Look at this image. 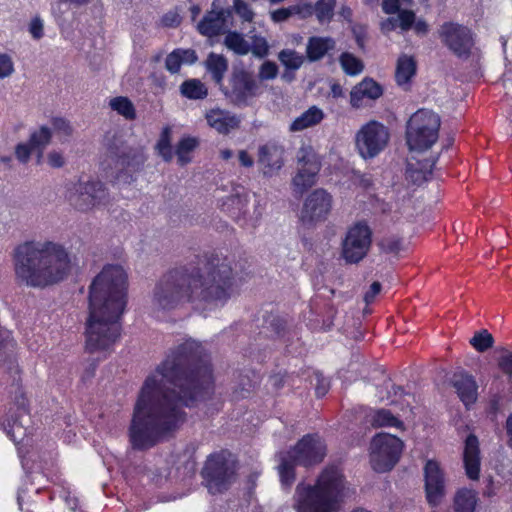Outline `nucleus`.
Segmentation results:
<instances>
[{
    "mask_svg": "<svg viewBox=\"0 0 512 512\" xmlns=\"http://www.w3.org/2000/svg\"><path fill=\"white\" fill-rule=\"evenodd\" d=\"M14 72L12 58L5 53H0V79L9 77Z\"/></svg>",
    "mask_w": 512,
    "mask_h": 512,
    "instance_id": "nucleus-51",
    "label": "nucleus"
},
{
    "mask_svg": "<svg viewBox=\"0 0 512 512\" xmlns=\"http://www.w3.org/2000/svg\"><path fill=\"white\" fill-rule=\"evenodd\" d=\"M469 343L478 352H485L494 345V338L486 329L475 332Z\"/></svg>",
    "mask_w": 512,
    "mask_h": 512,
    "instance_id": "nucleus-38",
    "label": "nucleus"
},
{
    "mask_svg": "<svg viewBox=\"0 0 512 512\" xmlns=\"http://www.w3.org/2000/svg\"><path fill=\"white\" fill-rule=\"evenodd\" d=\"M233 11L241 19L242 23H252L255 18V12L251 5L244 0H233Z\"/></svg>",
    "mask_w": 512,
    "mask_h": 512,
    "instance_id": "nucleus-42",
    "label": "nucleus"
},
{
    "mask_svg": "<svg viewBox=\"0 0 512 512\" xmlns=\"http://www.w3.org/2000/svg\"><path fill=\"white\" fill-rule=\"evenodd\" d=\"M440 117L431 110L419 109L408 120L406 143L410 150L425 151L438 139Z\"/></svg>",
    "mask_w": 512,
    "mask_h": 512,
    "instance_id": "nucleus-8",
    "label": "nucleus"
},
{
    "mask_svg": "<svg viewBox=\"0 0 512 512\" xmlns=\"http://www.w3.org/2000/svg\"><path fill=\"white\" fill-rule=\"evenodd\" d=\"M333 205V198L325 189L318 188L307 195L300 211V221L304 226L312 227L325 221Z\"/></svg>",
    "mask_w": 512,
    "mask_h": 512,
    "instance_id": "nucleus-15",
    "label": "nucleus"
},
{
    "mask_svg": "<svg viewBox=\"0 0 512 512\" xmlns=\"http://www.w3.org/2000/svg\"><path fill=\"white\" fill-rule=\"evenodd\" d=\"M416 20V15L413 11L402 9L398 12V22H399V28L406 32L410 29H412V26Z\"/></svg>",
    "mask_w": 512,
    "mask_h": 512,
    "instance_id": "nucleus-46",
    "label": "nucleus"
},
{
    "mask_svg": "<svg viewBox=\"0 0 512 512\" xmlns=\"http://www.w3.org/2000/svg\"><path fill=\"white\" fill-rule=\"evenodd\" d=\"M33 150H35V149L31 147L29 142L28 143H19L16 146L15 154H16L17 159L20 162L26 163L29 160L31 152Z\"/></svg>",
    "mask_w": 512,
    "mask_h": 512,
    "instance_id": "nucleus-54",
    "label": "nucleus"
},
{
    "mask_svg": "<svg viewBox=\"0 0 512 512\" xmlns=\"http://www.w3.org/2000/svg\"><path fill=\"white\" fill-rule=\"evenodd\" d=\"M499 369L510 379H512V351L506 352L498 360Z\"/></svg>",
    "mask_w": 512,
    "mask_h": 512,
    "instance_id": "nucleus-53",
    "label": "nucleus"
},
{
    "mask_svg": "<svg viewBox=\"0 0 512 512\" xmlns=\"http://www.w3.org/2000/svg\"><path fill=\"white\" fill-rule=\"evenodd\" d=\"M233 270L218 256L200 260L197 265L173 269L165 274L153 291L152 305L170 311L190 302L203 309L222 307L233 293Z\"/></svg>",
    "mask_w": 512,
    "mask_h": 512,
    "instance_id": "nucleus-2",
    "label": "nucleus"
},
{
    "mask_svg": "<svg viewBox=\"0 0 512 512\" xmlns=\"http://www.w3.org/2000/svg\"><path fill=\"white\" fill-rule=\"evenodd\" d=\"M279 61L291 70L299 69L304 63V56L291 49H284L278 54Z\"/></svg>",
    "mask_w": 512,
    "mask_h": 512,
    "instance_id": "nucleus-39",
    "label": "nucleus"
},
{
    "mask_svg": "<svg viewBox=\"0 0 512 512\" xmlns=\"http://www.w3.org/2000/svg\"><path fill=\"white\" fill-rule=\"evenodd\" d=\"M65 197L77 211L89 212L106 206L111 198L106 185L94 179L79 178L67 185Z\"/></svg>",
    "mask_w": 512,
    "mask_h": 512,
    "instance_id": "nucleus-7",
    "label": "nucleus"
},
{
    "mask_svg": "<svg viewBox=\"0 0 512 512\" xmlns=\"http://www.w3.org/2000/svg\"><path fill=\"white\" fill-rule=\"evenodd\" d=\"M270 325L274 331L279 334L285 327V322L279 317H272Z\"/></svg>",
    "mask_w": 512,
    "mask_h": 512,
    "instance_id": "nucleus-64",
    "label": "nucleus"
},
{
    "mask_svg": "<svg viewBox=\"0 0 512 512\" xmlns=\"http://www.w3.org/2000/svg\"><path fill=\"white\" fill-rule=\"evenodd\" d=\"M232 16V10L223 8L217 1L212 3L210 11H207L203 19L198 23V32L206 37H215L224 33L227 28V21Z\"/></svg>",
    "mask_w": 512,
    "mask_h": 512,
    "instance_id": "nucleus-18",
    "label": "nucleus"
},
{
    "mask_svg": "<svg viewBox=\"0 0 512 512\" xmlns=\"http://www.w3.org/2000/svg\"><path fill=\"white\" fill-rule=\"evenodd\" d=\"M112 110L116 111L119 115L127 120L136 118V110L130 99L124 96L112 98L109 103Z\"/></svg>",
    "mask_w": 512,
    "mask_h": 512,
    "instance_id": "nucleus-34",
    "label": "nucleus"
},
{
    "mask_svg": "<svg viewBox=\"0 0 512 512\" xmlns=\"http://www.w3.org/2000/svg\"><path fill=\"white\" fill-rule=\"evenodd\" d=\"M236 461L227 451L210 455L202 468L201 475L209 493L217 494L227 490L236 480Z\"/></svg>",
    "mask_w": 512,
    "mask_h": 512,
    "instance_id": "nucleus-9",
    "label": "nucleus"
},
{
    "mask_svg": "<svg viewBox=\"0 0 512 512\" xmlns=\"http://www.w3.org/2000/svg\"><path fill=\"white\" fill-rule=\"evenodd\" d=\"M372 244V230L365 221H359L348 228L342 241L341 256L349 264L363 260Z\"/></svg>",
    "mask_w": 512,
    "mask_h": 512,
    "instance_id": "nucleus-11",
    "label": "nucleus"
},
{
    "mask_svg": "<svg viewBox=\"0 0 512 512\" xmlns=\"http://www.w3.org/2000/svg\"><path fill=\"white\" fill-rule=\"evenodd\" d=\"M383 94L382 87L372 78H364L350 92V104L353 108L363 106V100H376Z\"/></svg>",
    "mask_w": 512,
    "mask_h": 512,
    "instance_id": "nucleus-22",
    "label": "nucleus"
},
{
    "mask_svg": "<svg viewBox=\"0 0 512 512\" xmlns=\"http://www.w3.org/2000/svg\"><path fill=\"white\" fill-rule=\"evenodd\" d=\"M336 0H318L315 4V13L320 22L330 21L334 14Z\"/></svg>",
    "mask_w": 512,
    "mask_h": 512,
    "instance_id": "nucleus-41",
    "label": "nucleus"
},
{
    "mask_svg": "<svg viewBox=\"0 0 512 512\" xmlns=\"http://www.w3.org/2000/svg\"><path fill=\"white\" fill-rule=\"evenodd\" d=\"M425 491L428 503L437 506L445 496V480L443 472L436 461H427L424 467Z\"/></svg>",
    "mask_w": 512,
    "mask_h": 512,
    "instance_id": "nucleus-19",
    "label": "nucleus"
},
{
    "mask_svg": "<svg viewBox=\"0 0 512 512\" xmlns=\"http://www.w3.org/2000/svg\"><path fill=\"white\" fill-rule=\"evenodd\" d=\"M336 47V41L331 37L313 36L308 39L306 55L310 62L321 60Z\"/></svg>",
    "mask_w": 512,
    "mask_h": 512,
    "instance_id": "nucleus-26",
    "label": "nucleus"
},
{
    "mask_svg": "<svg viewBox=\"0 0 512 512\" xmlns=\"http://www.w3.org/2000/svg\"><path fill=\"white\" fill-rule=\"evenodd\" d=\"M108 157L114 164V168L129 177L143 166L146 156L142 149L132 148L121 139L114 137L108 144Z\"/></svg>",
    "mask_w": 512,
    "mask_h": 512,
    "instance_id": "nucleus-13",
    "label": "nucleus"
},
{
    "mask_svg": "<svg viewBox=\"0 0 512 512\" xmlns=\"http://www.w3.org/2000/svg\"><path fill=\"white\" fill-rule=\"evenodd\" d=\"M252 43L250 44V52L257 58H264L269 54V44L266 38L260 35H253L250 37Z\"/></svg>",
    "mask_w": 512,
    "mask_h": 512,
    "instance_id": "nucleus-44",
    "label": "nucleus"
},
{
    "mask_svg": "<svg viewBox=\"0 0 512 512\" xmlns=\"http://www.w3.org/2000/svg\"><path fill=\"white\" fill-rule=\"evenodd\" d=\"M179 55L180 49H176L166 57L165 67L169 72L177 73L180 70L182 61Z\"/></svg>",
    "mask_w": 512,
    "mask_h": 512,
    "instance_id": "nucleus-49",
    "label": "nucleus"
},
{
    "mask_svg": "<svg viewBox=\"0 0 512 512\" xmlns=\"http://www.w3.org/2000/svg\"><path fill=\"white\" fill-rule=\"evenodd\" d=\"M170 135L171 129L169 127L164 128L156 144L159 155L167 162L173 158Z\"/></svg>",
    "mask_w": 512,
    "mask_h": 512,
    "instance_id": "nucleus-40",
    "label": "nucleus"
},
{
    "mask_svg": "<svg viewBox=\"0 0 512 512\" xmlns=\"http://www.w3.org/2000/svg\"><path fill=\"white\" fill-rule=\"evenodd\" d=\"M396 28H399L398 14L396 16L389 17L382 22V30L386 32L392 31Z\"/></svg>",
    "mask_w": 512,
    "mask_h": 512,
    "instance_id": "nucleus-60",
    "label": "nucleus"
},
{
    "mask_svg": "<svg viewBox=\"0 0 512 512\" xmlns=\"http://www.w3.org/2000/svg\"><path fill=\"white\" fill-rule=\"evenodd\" d=\"M51 136V130L46 126H42L39 130L31 133L29 143L32 148L38 150L39 156H41L45 147L50 143Z\"/></svg>",
    "mask_w": 512,
    "mask_h": 512,
    "instance_id": "nucleus-36",
    "label": "nucleus"
},
{
    "mask_svg": "<svg viewBox=\"0 0 512 512\" xmlns=\"http://www.w3.org/2000/svg\"><path fill=\"white\" fill-rule=\"evenodd\" d=\"M298 172L292 179L294 189L303 193L317 182L321 160L310 146L301 147L297 152Z\"/></svg>",
    "mask_w": 512,
    "mask_h": 512,
    "instance_id": "nucleus-14",
    "label": "nucleus"
},
{
    "mask_svg": "<svg viewBox=\"0 0 512 512\" xmlns=\"http://www.w3.org/2000/svg\"><path fill=\"white\" fill-rule=\"evenodd\" d=\"M339 62L343 71L350 76H356L364 70L363 62L349 52L342 53Z\"/></svg>",
    "mask_w": 512,
    "mask_h": 512,
    "instance_id": "nucleus-35",
    "label": "nucleus"
},
{
    "mask_svg": "<svg viewBox=\"0 0 512 512\" xmlns=\"http://www.w3.org/2000/svg\"><path fill=\"white\" fill-rule=\"evenodd\" d=\"M442 42L459 58H468L474 46L471 30L454 22H446L439 28Z\"/></svg>",
    "mask_w": 512,
    "mask_h": 512,
    "instance_id": "nucleus-17",
    "label": "nucleus"
},
{
    "mask_svg": "<svg viewBox=\"0 0 512 512\" xmlns=\"http://www.w3.org/2000/svg\"><path fill=\"white\" fill-rule=\"evenodd\" d=\"M323 118L324 112L317 106H312L291 123L290 131L299 132L314 127L319 124Z\"/></svg>",
    "mask_w": 512,
    "mask_h": 512,
    "instance_id": "nucleus-30",
    "label": "nucleus"
},
{
    "mask_svg": "<svg viewBox=\"0 0 512 512\" xmlns=\"http://www.w3.org/2000/svg\"><path fill=\"white\" fill-rule=\"evenodd\" d=\"M278 66L272 61H265L259 68L258 76L260 80H272L277 77Z\"/></svg>",
    "mask_w": 512,
    "mask_h": 512,
    "instance_id": "nucleus-47",
    "label": "nucleus"
},
{
    "mask_svg": "<svg viewBox=\"0 0 512 512\" xmlns=\"http://www.w3.org/2000/svg\"><path fill=\"white\" fill-rule=\"evenodd\" d=\"M28 31L32 38L39 40L44 36V24L39 16H35L29 23Z\"/></svg>",
    "mask_w": 512,
    "mask_h": 512,
    "instance_id": "nucleus-52",
    "label": "nucleus"
},
{
    "mask_svg": "<svg viewBox=\"0 0 512 512\" xmlns=\"http://www.w3.org/2000/svg\"><path fill=\"white\" fill-rule=\"evenodd\" d=\"M163 24L168 27H175L180 23L179 16L177 14H167L163 17Z\"/></svg>",
    "mask_w": 512,
    "mask_h": 512,
    "instance_id": "nucleus-63",
    "label": "nucleus"
},
{
    "mask_svg": "<svg viewBox=\"0 0 512 512\" xmlns=\"http://www.w3.org/2000/svg\"><path fill=\"white\" fill-rule=\"evenodd\" d=\"M463 462L468 478L477 480L480 474V451L478 439L473 434L465 440Z\"/></svg>",
    "mask_w": 512,
    "mask_h": 512,
    "instance_id": "nucleus-23",
    "label": "nucleus"
},
{
    "mask_svg": "<svg viewBox=\"0 0 512 512\" xmlns=\"http://www.w3.org/2000/svg\"><path fill=\"white\" fill-rule=\"evenodd\" d=\"M198 141L193 137H186L179 141L176 147V155L181 166L190 162L189 154L197 147Z\"/></svg>",
    "mask_w": 512,
    "mask_h": 512,
    "instance_id": "nucleus-37",
    "label": "nucleus"
},
{
    "mask_svg": "<svg viewBox=\"0 0 512 512\" xmlns=\"http://www.w3.org/2000/svg\"><path fill=\"white\" fill-rule=\"evenodd\" d=\"M224 45L235 54L243 56L250 52V43L244 35L237 31H228L224 38Z\"/></svg>",
    "mask_w": 512,
    "mask_h": 512,
    "instance_id": "nucleus-31",
    "label": "nucleus"
},
{
    "mask_svg": "<svg viewBox=\"0 0 512 512\" xmlns=\"http://www.w3.org/2000/svg\"><path fill=\"white\" fill-rule=\"evenodd\" d=\"M15 405L17 406V411L12 412L8 417L7 423L4 424V431L14 443H19L26 435L30 418L26 399L22 394L16 398Z\"/></svg>",
    "mask_w": 512,
    "mask_h": 512,
    "instance_id": "nucleus-20",
    "label": "nucleus"
},
{
    "mask_svg": "<svg viewBox=\"0 0 512 512\" xmlns=\"http://www.w3.org/2000/svg\"><path fill=\"white\" fill-rule=\"evenodd\" d=\"M15 273L26 285L46 287L64 280L71 259L66 248L53 241H25L13 253Z\"/></svg>",
    "mask_w": 512,
    "mask_h": 512,
    "instance_id": "nucleus-4",
    "label": "nucleus"
},
{
    "mask_svg": "<svg viewBox=\"0 0 512 512\" xmlns=\"http://www.w3.org/2000/svg\"><path fill=\"white\" fill-rule=\"evenodd\" d=\"M220 88L231 103L243 107L248 106L250 100L257 96L259 84L250 72L235 69L228 79V84Z\"/></svg>",
    "mask_w": 512,
    "mask_h": 512,
    "instance_id": "nucleus-12",
    "label": "nucleus"
},
{
    "mask_svg": "<svg viewBox=\"0 0 512 512\" xmlns=\"http://www.w3.org/2000/svg\"><path fill=\"white\" fill-rule=\"evenodd\" d=\"M343 488L342 474L337 467L325 468L315 485L299 483L294 494L297 512H336L337 499Z\"/></svg>",
    "mask_w": 512,
    "mask_h": 512,
    "instance_id": "nucleus-5",
    "label": "nucleus"
},
{
    "mask_svg": "<svg viewBox=\"0 0 512 512\" xmlns=\"http://www.w3.org/2000/svg\"><path fill=\"white\" fill-rule=\"evenodd\" d=\"M47 161L53 168H61L65 164L63 155L57 151H51L47 156Z\"/></svg>",
    "mask_w": 512,
    "mask_h": 512,
    "instance_id": "nucleus-56",
    "label": "nucleus"
},
{
    "mask_svg": "<svg viewBox=\"0 0 512 512\" xmlns=\"http://www.w3.org/2000/svg\"><path fill=\"white\" fill-rule=\"evenodd\" d=\"M284 148L268 142L258 148V163L262 166L264 176L271 177L279 172L284 165Z\"/></svg>",
    "mask_w": 512,
    "mask_h": 512,
    "instance_id": "nucleus-21",
    "label": "nucleus"
},
{
    "mask_svg": "<svg viewBox=\"0 0 512 512\" xmlns=\"http://www.w3.org/2000/svg\"><path fill=\"white\" fill-rule=\"evenodd\" d=\"M127 275L118 265H109L89 287V316L85 347L90 353L108 351L120 337L118 322L126 305Z\"/></svg>",
    "mask_w": 512,
    "mask_h": 512,
    "instance_id": "nucleus-3",
    "label": "nucleus"
},
{
    "mask_svg": "<svg viewBox=\"0 0 512 512\" xmlns=\"http://www.w3.org/2000/svg\"><path fill=\"white\" fill-rule=\"evenodd\" d=\"M326 456V444L317 434L305 435L289 451L279 455L278 472L283 487H290L295 481V466L305 467L319 464Z\"/></svg>",
    "mask_w": 512,
    "mask_h": 512,
    "instance_id": "nucleus-6",
    "label": "nucleus"
},
{
    "mask_svg": "<svg viewBox=\"0 0 512 512\" xmlns=\"http://www.w3.org/2000/svg\"><path fill=\"white\" fill-rule=\"evenodd\" d=\"M382 285L380 282L375 281L370 286L369 289L365 292L363 300L366 305H369L374 302L376 296L381 292Z\"/></svg>",
    "mask_w": 512,
    "mask_h": 512,
    "instance_id": "nucleus-55",
    "label": "nucleus"
},
{
    "mask_svg": "<svg viewBox=\"0 0 512 512\" xmlns=\"http://www.w3.org/2000/svg\"><path fill=\"white\" fill-rule=\"evenodd\" d=\"M180 54L181 55L179 56L181 58L182 63L193 64L198 59L196 52L192 49H180Z\"/></svg>",
    "mask_w": 512,
    "mask_h": 512,
    "instance_id": "nucleus-58",
    "label": "nucleus"
},
{
    "mask_svg": "<svg viewBox=\"0 0 512 512\" xmlns=\"http://www.w3.org/2000/svg\"><path fill=\"white\" fill-rule=\"evenodd\" d=\"M206 120L210 127L221 134H228L238 128L240 119L229 111L219 108L211 109L206 113Z\"/></svg>",
    "mask_w": 512,
    "mask_h": 512,
    "instance_id": "nucleus-24",
    "label": "nucleus"
},
{
    "mask_svg": "<svg viewBox=\"0 0 512 512\" xmlns=\"http://www.w3.org/2000/svg\"><path fill=\"white\" fill-rule=\"evenodd\" d=\"M435 163L436 159L408 162L406 167V179L416 185L422 184L432 175Z\"/></svg>",
    "mask_w": 512,
    "mask_h": 512,
    "instance_id": "nucleus-27",
    "label": "nucleus"
},
{
    "mask_svg": "<svg viewBox=\"0 0 512 512\" xmlns=\"http://www.w3.org/2000/svg\"><path fill=\"white\" fill-rule=\"evenodd\" d=\"M181 94L189 99H203L207 96V88L198 79L184 81L180 86Z\"/></svg>",
    "mask_w": 512,
    "mask_h": 512,
    "instance_id": "nucleus-33",
    "label": "nucleus"
},
{
    "mask_svg": "<svg viewBox=\"0 0 512 512\" xmlns=\"http://www.w3.org/2000/svg\"><path fill=\"white\" fill-rule=\"evenodd\" d=\"M238 159L242 166L250 168L254 165L253 158L245 150H240L238 153Z\"/></svg>",
    "mask_w": 512,
    "mask_h": 512,
    "instance_id": "nucleus-61",
    "label": "nucleus"
},
{
    "mask_svg": "<svg viewBox=\"0 0 512 512\" xmlns=\"http://www.w3.org/2000/svg\"><path fill=\"white\" fill-rule=\"evenodd\" d=\"M412 28L414 29L415 33L421 36H424L429 31V25L427 22L423 19L415 20Z\"/></svg>",
    "mask_w": 512,
    "mask_h": 512,
    "instance_id": "nucleus-59",
    "label": "nucleus"
},
{
    "mask_svg": "<svg viewBox=\"0 0 512 512\" xmlns=\"http://www.w3.org/2000/svg\"><path fill=\"white\" fill-rule=\"evenodd\" d=\"M382 9L386 14H396L402 10L399 0H383Z\"/></svg>",
    "mask_w": 512,
    "mask_h": 512,
    "instance_id": "nucleus-57",
    "label": "nucleus"
},
{
    "mask_svg": "<svg viewBox=\"0 0 512 512\" xmlns=\"http://www.w3.org/2000/svg\"><path fill=\"white\" fill-rule=\"evenodd\" d=\"M476 503V493L472 490L462 489L454 497V510L455 512H474Z\"/></svg>",
    "mask_w": 512,
    "mask_h": 512,
    "instance_id": "nucleus-32",
    "label": "nucleus"
},
{
    "mask_svg": "<svg viewBox=\"0 0 512 512\" xmlns=\"http://www.w3.org/2000/svg\"><path fill=\"white\" fill-rule=\"evenodd\" d=\"M403 442L394 435L380 433L376 435L370 446V462L376 472L391 470L398 462Z\"/></svg>",
    "mask_w": 512,
    "mask_h": 512,
    "instance_id": "nucleus-10",
    "label": "nucleus"
},
{
    "mask_svg": "<svg viewBox=\"0 0 512 512\" xmlns=\"http://www.w3.org/2000/svg\"><path fill=\"white\" fill-rule=\"evenodd\" d=\"M204 66L210 73L213 81L222 87L224 75L228 70V60L226 57L222 54L211 52L207 56Z\"/></svg>",
    "mask_w": 512,
    "mask_h": 512,
    "instance_id": "nucleus-28",
    "label": "nucleus"
},
{
    "mask_svg": "<svg viewBox=\"0 0 512 512\" xmlns=\"http://www.w3.org/2000/svg\"><path fill=\"white\" fill-rule=\"evenodd\" d=\"M51 124L56 133L61 134L65 137L71 136L73 132L70 122L64 118L55 117L52 119Z\"/></svg>",
    "mask_w": 512,
    "mask_h": 512,
    "instance_id": "nucleus-48",
    "label": "nucleus"
},
{
    "mask_svg": "<svg viewBox=\"0 0 512 512\" xmlns=\"http://www.w3.org/2000/svg\"><path fill=\"white\" fill-rule=\"evenodd\" d=\"M373 425L375 426H391L398 427L401 425V422L388 410L381 409L378 410L373 416L372 420Z\"/></svg>",
    "mask_w": 512,
    "mask_h": 512,
    "instance_id": "nucleus-43",
    "label": "nucleus"
},
{
    "mask_svg": "<svg viewBox=\"0 0 512 512\" xmlns=\"http://www.w3.org/2000/svg\"><path fill=\"white\" fill-rule=\"evenodd\" d=\"M389 131L377 121L365 124L356 135V145L363 158H373L387 145Z\"/></svg>",
    "mask_w": 512,
    "mask_h": 512,
    "instance_id": "nucleus-16",
    "label": "nucleus"
},
{
    "mask_svg": "<svg viewBox=\"0 0 512 512\" xmlns=\"http://www.w3.org/2000/svg\"><path fill=\"white\" fill-rule=\"evenodd\" d=\"M212 393L210 359L200 343L187 340L144 380L128 427L132 448L146 450L172 436L186 421L184 407Z\"/></svg>",
    "mask_w": 512,
    "mask_h": 512,
    "instance_id": "nucleus-1",
    "label": "nucleus"
},
{
    "mask_svg": "<svg viewBox=\"0 0 512 512\" xmlns=\"http://www.w3.org/2000/svg\"><path fill=\"white\" fill-rule=\"evenodd\" d=\"M296 6L299 8V11L296 14L301 15L303 18L308 17L315 12V6L309 3Z\"/></svg>",
    "mask_w": 512,
    "mask_h": 512,
    "instance_id": "nucleus-62",
    "label": "nucleus"
},
{
    "mask_svg": "<svg viewBox=\"0 0 512 512\" xmlns=\"http://www.w3.org/2000/svg\"><path fill=\"white\" fill-rule=\"evenodd\" d=\"M299 11L297 6H290L288 8H280L271 12V19L274 22H283L295 15Z\"/></svg>",
    "mask_w": 512,
    "mask_h": 512,
    "instance_id": "nucleus-50",
    "label": "nucleus"
},
{
    "mask_svg": "<svg viewBox=\"0 0 512 512\" xmlns=\"http://www.w3.org/2000/svg\"><path fill=\"white\" fill-rule=\"evenodd\" d=\"M416 74V61L413 57L402 55L398 58L395 79L399 86L408 89L410 80Z\"/></svg>",
    "mask_w": 512,
    "mask_h": 512,
    "instance_id": "nucleus-29",
    "label": "nucleus"
},
{
    "mask_svg": "<svg viewBox=\"0 0 512 512\" xmlns=\"http://www.w3.org/2000/svg\"><path fill=\"white\" fill-rule=\"evenodd\" d=\"M453 387L465 406H469L477 400V384L473 376L467 373L454 374Z\"/></svg>",
    "mask_w": 512,
    "mask_h": 512,
    "instance_id": "nucleus-25",
    "label": "nucleus"
},
{
    "mask_svg": "<svg viewBox=\"0 0 512 512\" xmlns=\"http://www.w3.org/2000/svg\"><path fill=\"white\" fill-rule=\"evenodd\" d=\"M379 247L385 253H397L401 250L402 240L394 235L386 236L380 240Z\"/></svg>",
    "mask_w": 512,
    "mask_h": 512,
    "instance_id": "nucleus-45",
    "label": "nucleus"
}]
</instances>
